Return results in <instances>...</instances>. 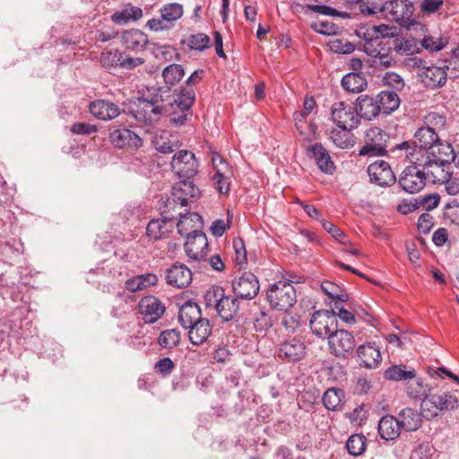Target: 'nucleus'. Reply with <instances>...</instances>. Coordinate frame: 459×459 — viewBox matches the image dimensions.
Wrapping results in <instances>:
<instances>
[{
	"mask_svg": "<svg viewBox=\"0 0 459 459\" xmlns=\"http://www.w3.org/2000/svg\"><path fill=\"white\" fill-rule=\"evenodd\" d=\"M139 313L146 324H153L165 313L164 304L155 296H146L138 304Z\"/></svg>",
	"mask_w": 459,
	"mask_h": 459,
	"instance_id": "nucleus-17",
	"label": "nucleus"
},
{
	"mask_svg": "<svg viewBox=\"0 0 459 459\" xmlns=\"http://www.w3.org/2000/svg\"><path fill=\"white\" fill-rule=\"evenodd\" d=\"M433 388L420 377H414L405 384L406 394L413 400H423Z\"/></svg>",
	"mask_w": 459,
	"mask_h": 459,
	"instance_id": "nucleus-36",
	"label": "nucleus"
},
{
	"mask_svg": "<svg viewBox=\"0 0 459 459\" xmlns=\"http://www.w3.org/2000/svg\"><path fill=\"white\" fill-rule=\"evenodd\" d=\"M352 129H345L338 127L333 129L330 133V139L332 142L341 149H349L353 146L354 140L353 135L351 133Z\"/></svg>",
	"mask_w": 459,
	"mask_h": 459,
	"instance_id": "nucleus-41",
	"label": "nucleus"
},
{
	"mask_svg": "<svg viewBox=\"0 0 459 459\" xmlns=\"http://www.w3.org/2000/svg\"><path fill=\"white\" fill-rule=\"evenodd\" d=\"M401 429L397 417L385 415L378 422V433L386 441L396 439L401 433Z\"/></svg>",
	"mask_w": 459,
	"mask_h": 459,
	"instance_id": "nucleus-30",
	"label": "nucleus"
},
{
	"mask_svg": "<svg viewBox=\"0 0 459 459\" xmlns=\"http://www.w3.org/2000/svg\"><path fill=\"white\" fill-rule=\"evenodd\" d=\"M169 90L163 88L153 89L152 92L141 100L137 109L134 112L136 120L144 123H153L160 120L163 116V105L165 102V94Z\"/></svg>",
	"mask_w": 459,
	"mask_h": 459,
	"instance_id": "nucleus-5",
	"label": "nucleus"
},
{
	"mask_svg": "<svg viewBox=\"0 0 459 459\" xmlns=\"http://www.w3.org/2000/svg\"><path fill=\"white\" fill-rule=\"evenodd\" d=\"M330 49L338 54H351L354 51L355 46L346 39H333L329 43Z\"/></svg>",
	"mask_w": 459,
	"mask_h": 459,
	"instance_id": "nucleus-56",
	"label": "nucleus"
},
{
	"mask_svg": "<svg viewBox=\"0 0 459 459\" xmlns=\"http://www.w3.org/2000/svg\"><path fill=\"white\" fill-rule=\"evenodd\" d=\"M422 412L412 408H404L397 415L400 427L405 431H416L422 424Z\"/></svg>",
	"mask_w": 459,
	"mask_h": 459,
	"instance_id": "nucleus-27",
	"label": "nucleus"
},
{
	"mask_svg": "<svg viewBox=\"0 0 459 459\" xmlns=\"http://www.w3.org/2000/svg\"><path fill=\"white\" fill-rule=\"evenodd\" d=\"M359 11L366 15H375L379 13H385V3L380 4L377 2L367 0L360 4Z\"/></svg>",
	"mask_w": 459,
	"mask_h": 459,
	"instance_id": "nucleus-57",
	"label": "nucleus"
},
{
	"mask_svg": "<svg viewBox=\"0 0 459 459\" xmlns=\"http://www.w3.org/2000/svg\"><path fill=\"white\" fill-rule=\"evenodd\" d=\"M183 14V7L179 4H169L160 9V15L171 25L172 22L179 19Z\"/></svg>",
	"mask_w": 459,
	"mask_h": 459,
	"instance_id": "nucleus-52",
	"label": "nucleus"
},
{
	"mask_svg": "<svg viewBox=\"0 0 459 459\" xmlns=\"http://www.w3.org/2000/svg\"><path fill=\"white\" fill-rule=\"evenodd\" d=\"M173 218L169 215H162L161 219L152 220L146 227L147 236L158 240L166 238L173 229Z\"/></svg>",
	"mask_w": 459,
	"mask_h": 459,
	"instance_id": "nucleus-26",
	"label": "nucleus"
},
{
	"mask_svg": "<svg viewBox=\"0 0 459 459\" xmlns=\"http://www.w3.org/2000/svg\"><path fill=\"white\" fill-rule=\"evenodd\" d=\"M172 171L179 178L190 179L198 172V162L193 152L181 150L174 154L171 163Z\"/></svg>",
	"mask_w": 459,
	"mask_h": 459,
	"instance_id": "nucleus-9",
	"label": "nucleus"
},
{
	"mask_svg": "<svg viewBox=\"0 0 459 459\" xmlns=\"http://www.w3.org/2000/svg\"><path fill=\"white\" fill-rule=\"evenodd\" d=\"M379 111L384 114H390L396 110L400 105V98L394 91H381L377 98Z\"/></svg>",
	"mask_w": 459,
	"mask_h": 459,
	"instance_id": "nucleus-38",
	"label": "nucleus"
},
{
	"mask_svg": "<svg viewBox=\"0 0 459 459\" xmlns=\"http://www.w3.org/2000/svg\"><path fill=\"white\" fill-rule=\"evenodd\" d=\"M309 324L313 333L320 338H329L337 329L336 313L333 309L316 311Z\"/></svg>",
	"mask_w": 459,
	"mask_h": 459,
	"instance_id": "nucleus-8",
	"label": "nucleus"
},
{
	"mask_svg": "<svg viewBox=\"0 0 459 459\" xmlns=\"http://www.w3.org/2000/svg\"><path fill=\"white\" fill-rule=\"evenodd\" d=\"M419 75L427 87L433 89L445 85L447 79L446 67L436 65L422 67Z\"/></svg>",
	"mask_w": 459,
	"mask_h": 459,
	"instance_id": "nucleus-22",
	"label": "nucleus"
},
{
	"mask_svg": "<svg viewBox=\"0 0 459 459\" xmlns=\"http://www.w3.org/2000/svg\"><path fill=\"white\" fill-rule=\"evenodd\" d=\"M172 187L171 197L168 199L166 206L169 210L175 209L178 204L180 207L187 205L190 198H195L199 195V189L194 183L188 179L181 178Z\"/></svg>",
	"mask_w": 459,
	"mask_h": 459,
	"instance_id": "nucleus-11",
	"label": "nucleus"
},
{
	"mask_svg": "<svg viewBox=\"0 0 459 459\" xmlns=\"http://www.w3.org/2000/svg\"><path fill=\"white\" fill-rule=\"evenodd\" d=\"M414 377H416V370L403 364L393 365L384 372L385 379L394 382L403 381L405 384Z\"/></svg>",
	"mask_w": 459,
	"mask_h": 459,
	"instance_id": "nucleus-35",
	"label": "nucleus"
},
{
	"mask_svg": "<svg viewBox=\"0 0 459 459\" xmlns=\"http://www.w3.org/2000/svg\"><path fill=\"white\" fill-rule=\"evenodd\" d=\"M266 300L272 308L287 312L297 302L296 290L290 281H278L268 286Z\"/></svg>",
	"mask_w": 459,
	"mask_h": 459,
	"instance_id": "nucleus-6",
	"label": "nucleus"
},
{
	"mask_svg": "<svg viewBox=\"0 0 459 459\" xmlns=\"http://www.w3.org/2000/svg\"><path fill=\"white\" fill-rule=\"evenodd\" d=\"M202 317L200 307L191 301L186 302L179 309L178 321L180 325L188 329Z\"/></svg>",
	"mask_w": 459,
	"mask_h": 459,
	"instance_id": "nucleus-31",
	"label": "nucleus"
},
{
	"mask_svg": "<svg viewBox=\"0 0 459 459\" xmlns=\"http://www.w3.org/2000/svg\"><path fill=\"white\" fill-rule=\"evenodd\" d=\"M444 214L453 223L459 225V203L456 201L447 203L444 209Z\"/></svg>",
	"mask_w": 459,
	"mask_h": 459,
	"instance_id": "nucleus-61",
	"label": "nucleus"
},
{
	"mask_svg": "<svg viewBox=\"0 0 459 459\" xmlns=\"http://www.w3.org/2000/svg\"><path fill=\"white\" fill-rule=\"evenodd\" d=\"M233 248L235 250V261L238 264L242 265L247 261V251L245 244L242 239L238 238L233 240Z\"/></svg>",
	"mask_w": 459,
	"mask_h": 459,
	"instance_id": "nucleus-63",
	"label": "nucleus"
},
{
	"mask_svg": "<svg viewBox=\"0 0 459 459\" xmlns=\"http://www.w3.org/2000/svg\"><path fill=\"white\" fill-rule=\"evenodd\" d=\"M110 141L117 148H139L142 139L129 129H116L110 133Z\"/></svg>",
	"mask_w": 459,
	"mask_h": 459,
	"instance_id": "nucleus-24",
	"label": "nucleus"
},
{
	"mask_svg": "<svg viewBox=\"0 0 459 459\" xmlns=\"http://www.w3.org/2000/svg\"><path fill=\"white\" fill-rule=\"evenodd\" d=\"M372 31L377 34V38L379 39L380 38H394L397 34L396 27L386 24L373 26Z\"/></svg>",
	"mask_w": 459,
	"mask_h": 459,
	"instance_id": "nucleus-62",
	"label": "nucleus"
},
{
	"mask_svg": "<svg viewBox=\"0 0 459 459\" xmlns=\"http://www.w3.org/2000/svg\"><path fill=\"white\" fill-rule=\"evenodd\" d=\"M396 61L391 54L390 48L382 51L377 58L372 60V66L386 69L395 65Z\"/></svg>",
	"mask_w": 459,
	"mask_h": 459,
	"instance_id": "nucleus-54",
	"label": "nucleus"
},
{
	"mask_svg": "<svg viewBox=\"0 0 459 459\" xmlns=\"http://www.w3.org/2000/svg\"><path fill=\"white\" fill-rule=\"evenodd\" d=\"M333 121L345 129H354L359 124V116L355 107L343 101L334 102L331 108Z\"/></svg>",
	"mask_w": 459,
	"mask_h": 459,
	"instance_id": "nucleus-10",
	"label": "nucleus"
},
{
	"mask_svg": "<svg viewBox=\"0 0 459 459\" xmlns=\"http://www.w3.org/2000/svg\"><path fill=\"white\" fill-rule=\"evenodd\" d=\"M331 352L336 357H345L355 348L353 335L346 330L336 329L328 338Z\"/></svg>",
	"mask_w": 459,
	"mask_h": 459,
	"instance_id": "nucleus-13",
	"label": "nucleus"
},
{
	"mask_svg": "<svg viewBox=\"0 0 459 459\" xmlns=\"http://www.w3.org/2000/svg\"><path fill=\"white\" fill-rule=\"evenodd\" d=\"M188 336L194 345H200L207 340L212 333L210 321L201 317L188 328Z\"/></svg>",
	"mask_w": 459,
	"mask_h": 459,
	"instance_id": "nucleus-32",
	"label": "nucleus"
},
{
	"mask_svg": "<svg viewBox=\"0 0 459 459\" xmlns=\"http://www.w3.org/2000/svg\"><path fill=\"white\" fill-rule=\"evenodd\" d=\"M424 124L426 127L438 133L446 129V117L437 112H429L424 117Z\"/></svg>",
	"mask_w": 459,
	"mask_h": 459,
	"instance_id": "nucleus-48",
	"label": "nucleus"
},
{
	"mask_svg": "<svg viewBox=\"0 0 459 459\" xmlns=\"http://www.w3.org/2000/svg\"><path fill=\"white\" fill-rule=\"evenodd\" d=\"M307 353V347L303 341L297 337H292L283 341L278 351L281 359L288 362H297L301 360Z\"/></svg>",
	"mask_w": 459,
	"mask_h": 459,
	"instance_id": "nucleus-20",
	"label": "nucleus"
},
{
	"mask_svg": "<svg viewBox=\"0 0 459 459\" xmlns=\"http://www.w3.org/2000/svg\"><path fill=\"white\" fill-rule=\"evenodd\" d=\"M355 108H357L359 119L362 117L372 120L380 113L377 100L368 95L359 96L357 99Z\"/></svg>",
	"mask_w": 459,
	"mask_h": 459,
	"instance_id": "nucleus-33",
	"label": "nucleus"
},
{
	"mask_svg": "<svg viewBox=\"0 0 459 459\" xmlns=\"http://www.w3.org/2000/svg\"><path fill=\"white\" fill-rule=\"evenodd\" d=\"M321 289L324 293H325L332 299H336L342 302L348 300V295L342 291L339 285L332 281H326L322 282Z\"/></svg>",
	"mask_w": 459,
	"mask_h": 459,
	"instance_id": "nucleus-50",
	"label": "nucleus"
},
{
	"mask_svg": "<svg viewBox=\"0 0 459 459\" xmlns=\"http://www.w3.org/2000/svg\"><path fill=\"white\" fill-rule=\"evenodd\" d=\"M309 152L312 153L319 169L326 174H332L334 170V164L328 152L320 143H316L309 147Z\"/></svg>",
	"mask_w": 459,
	"mask_h": 459,
	"instance_id": "nucleus-34",
	"label": "nucleus"
},
{
	"mask_svg": "<svg viewBox=\"0 0 459 459\" xmlns=\"http://www.w3.org/2000/svg\"><path fill=\"white\" fill-rule=\"evenodd\" d=\"M230 175V169L226 170L223 169H218V170L213 175L212 178V183L220 194H227L229 192Z\"/></svg>",
	"mask_w": 459,
	"mask_h": 459,
	"instance_id": "nucleus-45",
	"label": "nucleus"
},
{
	"mask_svg": "<svg viewBox=\"0 0 459 459\" xmlns=\"http://www.w3.org/2000/svg\"><path fill=\"white\" fill-rule=\"evenodd\" d=\"M443 145L451 144L441 140L437 132L429 129V127L422 126L414 134L412 143L403 142L394 147V151H403L405 158L411 160L412 157L417 158L416 154L427 156L441 152Z\"/></svg>",
	"mask_w": 459,
	"mask_h": 459,
	"instance_id": "nucleus-2",
	"label": "nucleus"
},
{
	"mask_svg": "<svg viewBox=\"0 0 459 459\" xmlns=\"http://www.w3.org/2000/svg\"><path fill=\"white\" fill-rule=\"evenodd\" d=\"M459 403L457 397L448 392L441 394L429 393L420 403V411L427 420H432L438 415L440 411H452L457 409Z\"/></svg>",
	"mask_w": 459,
	"mask_h": 459,
	"instance_id": "nucleus-7",
	"label": "nucleus"
},
{
	"mask_svg": "<svg viewBox=\"0 0 459 459\" xmlns=\"http://www.w3.org/2000/svg\"><path fill=\"white\" fill-rule=\"evenodd\" d=\"M204 299L205 306L214 308L224 321L232 320L238 313V299L236 296H227L224 289L220 286L210 287Z\"/></svg>",
	"mask_w": 459,
	"mask_h": 459,
	"instance_id": "nucleus-4",
	"label": "nucleus"
},
{
	"mask_svg": "<svg viewBox=\"0 0 459 459\" xmlns=\"http://www.w3.org/2000/svg\"><path fill=\"white\" fill-rule=\"evenodd\" d=\"M421 47L430 52H437L443 49L448 43L446 37H435L432 35L424 34L420 39Z\"/></svg>",
	"mask_w": 459,
	"mask_h": 459,
	"instance_id": "nucleus-44",
	"label": "nucleus"
},
{
	"mask_svg": "<svg viewBox=\"0 0 459 459\" xmlns=\"http://www.w3.org/2000/svg\"><path fill=\"white\" fill-rule=\"evenodd\" d=\"M195 102L193 89H182L179 92L175 91L171 95L165 94L163 116L169 117V122L175 126H183L191 115L190 108Z\"/></svg>",
	"mask_w": 459,
	"mask_h": 459,
	"instance_id": "nucleus-3",
	"label": "nucleus"
},
{
	"mask_svg": "<svg viewBox=\"0 0 459 459\" xmlns=\"http://www.w3.org/2000/svg\"><path fill=\"white\" fill-rule=\"evenodd\" d=\"M192 280L191 270L183 264L175 263L167 270L166 281L170 286L184 289L192 282Z\"/></svg>",
	"mask_w": 459,
	"mask_h": 459,
	"instance_id": "nucleus-21",
	"label": "nucleus"
},
{
	"mask_svg": "<svg viewBox=\"0 0 459 459\" xmlns=\"http://www.w3.org/2000/svg\"><path fill=\"white\" fill-rule=\"evenodd\" d=\"M367 80L365 76L358 73H350L342 79V87L351 92H360L367 87Z\"/></svg>",
	"mask_w": 459,
	"mask_h": 459,
	"instance_id": "nucleus-40",
	"label": "nucleus"
},
{
	"mask_svg": "<svg viewBox=\"0 0 459 459\" xmlns=\"http://www.w3.org/2000/svg\"><path fill=\"white\" fill-rule=\"evenodd\" d=\"M272 325L271 317L264 312L259 311L254 319V327L257 332L267 330Z\"/></svg>",
	"mask_w": 459,
	"mask_h": 459,
	"instance_id": "nucleus-60",
	"label": "nucleus"
},
{
	"mask_svg": "<svg viewBox=\"0 0 459 459\" xmlns=\"http://www.w3.org/2000/svg\"><path fill=\"white\" fill-rule=\"evenodd\" d=\"M412 157L409 160L411 164L418 165L425 179H429L432 183H444L448 180L449 173L447 170L448 164L455 158V151L452 145H443L441 152H437L433 155L421 156L418 158Z\"/></svg>",
	"mask_w": 459,
	"mask_h": 459,
	"instance_id": "nucleus-1",
	"label": "nucleus"
},
{
	"mask_svg": "<svg viewBox=\"0 0 459 459\" xmlns=\"http://www.w3.org/2000/svg\"><path fill=\"white\" fill-rule=\"evenodd\" d=\"M425 177L418 165L409 166L403 171L399 185L407 193L415 194L425 186Z\"/></svg>",
	"mask_w": 459,
	"mask_h": 459,
	"instance_id": "nucleus-15",
	"label": "nucleus"
},
{
	"mask_svg": "<svg viewBox=\"0 0 459 459\" xmlns=\"http://www.w3.org/2000/svg\"><path fill=\"white\" fill-rule=\"evenodd\" d=\"M180 218L177 223L178 233L182 237H189L194 234V230H199L202 225V217L196 212L178 213Z\"/></svg>",
	"mask_w": 459,
	"mask_h": 459,
	"instance_id": "nucleus-29",
	"label": "nucleus"
},
{
	"mask_svg": "<svg viewBox=\"0 0 459 459\" xmlns=\"http://www.w3.org/2000/svg\"><path fill=\"white\" fill-rule=\"evenodd\" d=\"M180 341V333L176 329L162 331L159 336V344L165 349L176 347Z\"/></svg>",
	"mask_w": 459,
	"mask_h": 459,
	"instance_id": "nucleus-46",
	"label": "nucleus"
},
{
	"mask_svg": "<svg viewBox=\"0 0 459 459\" xmlns=\"http://www.w3.org/2000/svg\"><path fill=\"white\" fill-rule=\"evenodd\" d=\"M368 174L370 182L380 186H391L395 182L394 173L385 160L371 163L368 168Z\"/></svg>",
	"mask_w": 459,
	"mask_h": 459,
	"instance_id": "nucleus-19",
	"label": "nucleus"
},
{
	"mask_svg": "<svg viewBox=\"0 0 459 459\" xmlns=\"http://www.w3.org/2000/svg\"><path fill=\"white\" fill-rule=\"evenodd\" d=\"M185 71L182 65L172 64L164 68L162 76L168 87L174 86L184 77Z\"/></svg>",
	"mask_w": 459,
	"mask_h": 459,
	"instance_id": "nucleus-43",
	"label": "nucleus"
},
{
	"mask_svg": "<svg viewBox=\"0 0 459 459\" xmlns=\"http://www.w3.org/2000/svg\"><path fill=\"white\" fill-rule=\"evenodd\" d=\"M357 353L362 364L368 368L377 367L382 359L379 348L373 342L359 346Z\"/></svg>",
	"mask_w": 459,
	"mask_h": 459,
	"instance_id": "nucleus-28",
	"label": "nucleus"
},
{
	"mask_svg": "<svg viewBox=\"0 0 459 459\" xmlns=\"http://www.w3.org/2000/svg\"><path fill=\"white\" fill-rule=\"evenodd\" d=\"M153 144L155 149L161 153H171L178 149V144L171 142L166 133L156 135Z\"/></svg>",
	"mask_w": 459,
	"mask_h": 459,
	"instance_id": "nucleus-51",
	"label": "nucleus"
},
{
	"mask_svg": "<svg viewBox=\"0 0 459 459\" xmlns=\"http://www.w3.org/2000/svg\"><path fill=\"white\" fill-rule=\"evenodd\" d=\"M232 215L228 212L227 221L218 219L214 221L211 226V232L215 237H221L231 223Z\"/></svg>",
	"mask_w": 459,
	"mask_h": 459,
	"instance_id": "nucleus-59",
	"label": "nucleus"
},
{
	"mask_svg": "<svg viewBox=\"0 0 459 459\" xmlns=\"http://www.w3.org/2000/svg\"><path fill=\"white\" fill-rule=\"evenodd\" d=\"M210 38L204 33L193 34L188 39L189 48L199 51L210 48Z\"/></svg>",
	"mask_w": 459,
	"mask_h": 459,
	"instance_id": "nucleus-53",
	"label": "nucleus"
},
{
	"mask_svg": "<svg viewBox=\"0 0 459 459\" xmlns=\"http://www.w3.org/2000/svg\"><path fill=\"white\" fill-rule=\"evenodd\" d=\"M322 226L325 231H327L329 234L332 235L333 238H334L336 240H338L340 243L346 245L349 243V240L345 235V233L337 226L333 224L331 221L322 220L321 221Z\"/></svg>",
	"mask_w": 459,
	"mask_h": 459,
	"instance_id": "nucleus-55",
	"label": "nucleus"
},
{
	"mask_svg": "<svg viewBox=\"0 0 459 459\" xmlns=\"http://www.w3.org/2000/svg\"><path fill=\"white\" fill-rule=\"evenodd\" d=\"M343 397L344 393L342 389L329 388L323 395V403L327 410L336 411L342 406Z\"/></svg>",
	"mask_w": 459,
	"mask_h": 459,
	"instance_id": "nucleus-42",
	"label": "nucleus"
},
{
	"mask_svg": "<svg viewBox=\"0 0 459 459\" xmlns=\"http://www.w3.org/2000/svg\"><path fill=\"white\" fill-rule=\"evenodd\" d=\"M364 51L373 59L377 58V56L382 53V51L386 50L388 48H385L383 45L381 39L379 40H370L369 42H365L364 44Z\"/></svg>",
	"mask_w": 459,
	"mask_h": 459,
	"instance_id": "nucleus-58",
	"label": "nucleus"
},
{
	"mask_svg": "<svg viewBox=\"0 0 459 459\" xmlns=\"http://www.w3.org/2000/svg\"><path fill=\"white\" fill-rule=\"evenodd\" d=\"M89 110L92 116L101 120H111L120 114V108L117 104L105 100L91 102Z\"/></svg>",
	"mask_w": 459,
	"mask_h": 459,
	"instance_id": "nucleus-25",
	"label": "nucleus"
},
{
	"mask_svg": "<svg viewBox=\"0 0 459 459\" xmlns=\"http://www.w3.org/2000/svg\"><path fill=\"white\" fill-rule=\"evenodd\" d=\"M149 43L148 36L142 30L131 29L125 30L121 34V44L128 50L141 52Z\"/></svg>",
	"mask_w": 459,
	"mask_h": 459,
	"instance_id": "nucleus-23",
	"label": "nucleus"
},
{
	"mask_svg": "<svg viewBox=\"0 0 459 459\" xmlns=\"http://www.w3.org/2000/svg\"><path fill=\"white\" fill-rule=\"evenodd\" d=\"M185 252L190 260H204L208 254L206 235L199 230H194V234L187 237L185 243Z\"/></svg>",
	"mask_w": 459,
	"mask_h": 459,
	"instance_id": "nucleus-14",
	"label": "nucleus"
},
{
	"mask_svg": "<svg viewBox=\"0 0 459 459\" xmlns=\"http://www.w3.org/2000/svg\"><path fill=\"white\" fill-rule=\"evenodd\" d=\"M420 208L419 198L404 199L397 206V211L409 214Z\"/></svg>",
	"mask_w": 459,
	"mask_h": 459,
	"instance_id": "nucleus-64",
	"label": "nucleus"
},
{
	"mask_svg": "<svg viewBox=\"0 0 459 459\" xmlns=\"http://www.w3.org/2000/svg\"><path fill=\"white\" fill-rule=\"evenodd\" d=\"M413 11V5L408 0L385 2V16L401 25H405L410 21Z\"/></svg>",
	"mask_w": 459,
	"mask_h": 459,
	"instance_id": "nucleus-18",
	"label": "nucleus"
},
{
	"mask_svg": "<svg viewBox=\"0 0 459 459\" xmlns=\"http://www.w3.org/2000/svg\"><path fill=\"white\" fill-rule=\"evenodd\" d=\"M346 448L350 455H360L366 448V437L359 434L351 435L346 443Z\"/></svg>",
	"mask_w": 459,
	"mask_h": 459,
	"instance_id": "nucleus-47",
	"label": "nucleus"
},
{
	"mask_svg": "<svg viewBox=\"0 0 459 459\" xmlns=\"http://www.w3.org/2000/svg\"><path fill=\"white\" fill-rule=\"evenodd\" d=\"M143 16V11L140 7L127 5L124 9L114 13L111 20L116 24L124 25L131 21H137Z\"/></svg>",
	"mask_w": 459,
	"mask_h": 459,
	"instance_id": "nucleus-39",
	"label": "nucleus"
},
{
	"mask_svg": "<svg viewBox=\"0 0 459 459\" xmlns=\"http://www.w3.org/2000/svg\"><path fill=\"white\" fill-rule=\"evenodd\" d=\"M157 282L158 278L156 274L144 273L128 279L125 283V288L131 292H136L154 286Z\"/></svg>",
	"mask_w": 459,
	"mask_h": 459,
	"instance_id": "nucleus-37",
	"label": "nucleus"
},
{
	"mask_svg": "<svg viewBox=\"0 0 459 459\" xmlns=\"http://www.w3.org/2000/svg\"><path fill=\"white\" fill-rule=\"evenodd\" d=\"M386 134L379 127H371L366 132V144L359 150L361 156H378L385 152L384 142Z\"/></svg>",
	"mask_w": 459,
	"mask_h": 459,
	"instance_id": "nucleus-16",
	"label": "nucleus"
},
{
	"mask_svg": "<svg viewBox=\"0 0 459 459\" xmlns=\"http://www.w3.org/2000/svg\"><path fill=\"white\" fill-rule=\"evenodd\" d=\"M232 290L239 299H253L259 291V281L252 273H244L232 281Z\"/></svg>",
	"mask_w": 459,
	"mask_h": 459,
	"instance_id": "nucleus-12",
	"label": "nucleus"
},
{
	"mask_svg": "<svg viewBox=\"0 0 459 459\" xmlns=\"http://www.w3.org/2000/svg\"><path fill=\"white\" fill-rule=\"evenodd\" d=\"M122 57L123 53L117 49L105 50L100 54V61L102 66L110 69L118 65L120 66Z\"/></svg>",
	"mask_w": 459,
	"mask_h": 459,
	"instance_id": "nucleus-49",
	"label": "nucleus"
}]
</instances>
